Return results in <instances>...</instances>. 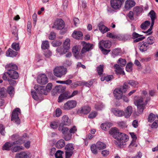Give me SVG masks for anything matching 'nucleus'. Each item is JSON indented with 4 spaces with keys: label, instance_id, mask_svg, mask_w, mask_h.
I'll return each instance as SVG.
<instances>
[{
    "label": "nucleus",
    "instance_id": "obj_4",
    "mask_svg": "<svg viewBox=\"0 0 158 158\" xmlns=\"http://www.w3.org/2000/svg\"><path fill=\"white\" fill-rule=\"evenodd\" d=\"M67 72V69L63 66L57 67L53 70L54 74L56 77H61Z\"/></svg>",
    "mask_w": 158,
    "mask_h": 158
},
{
    "label": "nucleus",
    "instance_id": "obj_57",
    "mask_svg": "<svg viewBox=\"0 0 158 158\" xmlns=\"http://www.w3.org/2000/svg\"><path fill=\"white\" fill-rule=\"evenodd\" d=\"M62 113V110L59 108H57L56 110V117H59Z\"/></svg>",
    "mask_w": 158,
    "mask_h": 158
},
{
    "label": "nucleus",
    "instance_id": "obj_16",
    "mask_svg": "<svg viewBox=\"0 0 158 158\" xmlns=\"http://www.w3.org/2000/svg\"><path fill=\"white\" fill-rule=\"evenodd\" d=\"M135 4V2L134 0H127L125 2V7L126 9H129L134 6Z\"/></svg>",
    "mask_w": 158,
    "mask_h": 158
},
{
    "label": "nucleus",
    "instance_id": "obj_48",
    "mask_svg": "<svg viewBox=\"0 0 158 158\" xmlns=\"http://www.w3.org/2000/svg\"><path fill=\"white\" fill-rule=\"evenodd\" d=\"M155 118L156 116L155 115L152 113H151L148 117V121L149 122L151 123L154 121Z\"/></svg>",
    "mask_w": 158,
    "mask_h": 158
},
{
    "label": "nucleus",
    "instance_id": "obj_24",
    "mask_svg": "<svg viewBox=\"0 0 158 158\" xmlns=\"http://www.w3.org/2000/svg\"><path fill=\"white\" fill-rule=\"evenodd\" d=\"M17 52H15L10 48H9L7 51L6 55L7 56L13 57L16 56Z\"/></svg>",
    "mask_w": 158,
    "mask_h": 158
},
{
    "label": "nucleus",
    "instance_id": "obj_18",
    "mask_svg": "<svg viewBox=\"0 0 158 158\" xmlns=\"http://www.w3.org/2000/svg\"><path fill=\"white\" fill-rule=\"evenodd\" d=\"M134 104L136 106L145 104L143 102V98L141 97L137 96L134 98Z\"/></svg>",
    "mask_w": 158,
    "mask_h": 158
},
{
    "label": "nucleus",
    "instance_id": "obj_58",
    "mask_svg": "<svg viewBox=\"0 0 158 158\" xmlns=\"http://www.w3.org/2000/svg\"><path fill=\"white\" fill-rule=\"evenodd\" d=\"M9 76V73L8 71L5 72L2 75V78L4 81L7 80L9 79L7 78Z\"/></svg>",
    "mask_w": 158,
    "mask_h": 158
},
{
    "label": "nucleus",
    "instance_id": "obj_50",
    "mask_svg": "<svg viewBox=\"0 0 158 158\" xmlns=\"http://www.w3.org/2000/svg\"><path fill=\"white\" fill-rule=\"evenodd\" d=\"M12 48L16 51H19L20 49L19 44L18 43H13L12 45Z\"/></svg>",
    "mask_w": 158,
    "mask_h": 158
},
{
    "label": "nucleus",
    "instance_id": "obj_17",
    "mask_svg": "<svg viewBox=\"0 0 158 158\" xmlns=\"http://www.w3.org/2000/svg\"><path fill=\"white\" fill-rule=\"evenodd\" d=\"M111 110L115 115L118 117L122 116L124 114V112L123 110H120L116 108H112Z\"/></svg>",
    "mask_w": 158,
    "mask_h": 158
},
{
    "label": "nucleus",
    "instance_id": "obj_63",
    "mask_svg": "<svg viewBox=\"0 0 158 158\" xmlns=\"http://www.w3.org/2000/svg\"><path fill=\"white\" fill-rule=\"evenodd\" d=\"M77 131V129L75 126H74L69 130V133L72 134L75 133Z\"/></svg>",
    "mask_w": 158,
    "mask_h": 158
},
{
    "label": "nucleus",
    "instance_id": "obj_54",
    "mask_svg": "<svg viewBox=\"0 0 158 158\" xmlns=\"http://www.w3.org/2000/svg\"><path fill=\"white\" fill-rule=\"evenodd\" d=\"M126 69L127 71L130 72L132 70V64L128 63L126 66Z\"/></svg>",
    "mask_w": 158,
    "mask_h": 158
},
{
    "label": "nucleus",
    "instance_id": "obj_62",
    "mask_svg": "<svg viewBox=\"0 0 158 158\" xmlns=\"http://www.w3.org/2000/svg\"><path fill=\"white\" fill-rule=\"evenodd\" d=\"M93 84V81L92 80H91L87 82L85 81L84 85H85L87 87H89V86H91Z\"/></svg>",
    "mask_w": 158,
    "mask_h": 158
},
{
    "label": "nucleus",
    "instance_id": "obj_29",
    "mask_svg": "<svg viewBox=\"0 0 158 158\" xmlns=\"http://www.w3.org/2000/svg\"><path fill=\"white\" fill-rule=\"evenodd\" d=\"M6 91L10 96L12 97L15 94L14 88L12 86H8L7 88Z\"/></svg>",
    "mask_w": 158,
    "mask_h": 158
},
{
    "label": "nucleus",
    "instance_id": "obj_45",
    "mask_svg": "<svg viewBox=\"0 0 158 158\" xmlns=\"http://www.w3.org/2000/svg\"><path fill=\"white\" fill-rule=\"evenodd\" d=\"M155 42V38L152 36L149 37L147 38V44H149L152 45Z\"/></svg>",
    "mask_w": 158,
    "mask_h": 158
},
{
    "label": "nucleus",
    "instance_id": "obj_25",
    "mask_svg": "<svg viewBox=\"0 0 158 158\" xmlns=\"http://www.w3.org/2000/svg\"><path fill=\"white\" fill-rule=\"evenodd\" d=\"M56 52L59 53L60 55L66 54L68 52V50L64 48L63 47V48L61 47H58L56 48Z\"/></svg>",
    "mask_w": 158,
    "mask_h": 158
},
{
    "label": "nucleus",
    "instance_id": "obj_41",
    "mask_svg": "<svg viewBox=\"0 0 158 158\" xmlns=\"http://www.w3.org/2000/svg\"><path fill=\"white\" fill-rule=\"evenodd\" d=\"M97 71L99 75H102L103 71V65H100L97 67Z\"/></svg>",
    "mask_w": 158,
    "mask_h": 158
},
{
    "label": "nucleus",
    "instance_id": "obj_49",
    "mask_svg": "<svg viewBox=\"0 0 158 158\" xmlns=\"http://www.w3.org/2000/svg\"><path fill=\"white\" fill-rule=\"evenodd\" d=\"M152 20H155L156 17V13L153 10H151L149 13Z\"/></svg>",
    "mask_w": 158,
    "mask_h": 158
},
{
    "label": "nucleus",
    "instance_id": "obj_42",
    "mask_svg": "<svg viewBox=\"0 0 158 158\" xmlns=\"http://www.w3.org/2000/svg\"><path fill=\"white\" fill-rule=\"evenodd\" d=\"M65 149L66 151H73L74 148L72 144L69 143L66 145L65 147Z\"/></svg>",
    "mask_w": 158,
    "mask_h": 158
},
{
    "label": "nucleus",
    "instance_id": "obj_27",
    "mask_svg": "<svg viewBox=\"0 0 158 158\" xmlns=\"http://www.w3.org/2000/svg\"><path fill=\"white\" fill-rule=\"evenodd\" d=\"M96 145L97 148L100 150H102L106 147V144L100 141L97 142Z\"/></svg>",
    "mask_w": 158,
    "mask_h": 158
},
{
    "label": "nucleus",
    "instance_id": "obj_11",
    "mask_svg": "<svg viewBox=\"0 0 158 158\" xmlns=\"http://www.w3.org/2000/svg\"><path fill=\"white\" fill-rule=\"evenodd\" d=\"M83 48L81 49V53L84 54L87 52L89 51L92 49L93 45L89 43H86L85 42H82Z\"/></svg>",
    "mask_w": 158,
    "mask_h": 158
},
{
    "label": "nucleus",
    "instance_id": "obj_7",
    "mask_svg": "<svg viewBox=\"0 0 158 158\" xmlns=\"http://www.w3.org/2000/svg\"><path fill=\"white\" fill-rule=\"evenodd\" d=\"M20 113L21 111L19 108H17L14 109L12 112L11 120L17 124H19L20 121L18 115Z\"/></svg>",
    "mask_w": 158,
    "mask_h": 158
},
{
    "label": "nucleus",
    "instance_id": "obj_33",
    "mask_svg": "<svg viewBox=\"0 0 158 158\" xmlns=\"http://www.w3.org/2000/svg\"><path fill=\"white\" fill-rule=\"evenodd\" d=\"M150 24V22L149 21H146L142 23L140 26L141 28L143 30L146 29Z\"/></svg>",
    "mask_w": 158,
    "mask_h": 158
},
{
    "label": "nucleus",
    "instance_id": "obj_10",
    "mask_svg": "<svg viewBox=\"0 0 158 158\" xmlns=\"http://www.w3.org/2000/svg\"><path fill=\"white\" fill-rule=\"evenodd\" d=\"M37 81L39 84L45 85L48 82V78L45 74H42L38 76L37 78Z\"/></svg>",
    "mask_w": 158,
    "mask_h": 158
},
{
    "label": "nucleus",
    "instance_id": "obj_3",
    "mask_svg": "<svg viewBox=\"0 0 158 158\" xmlns=\"http://www.w3.org/2000/svg\"><path fill=\"white\" fill-rule=\"evenodd\" d=\"M128 87L127 83H124L123 86L120 88L115 89L113 92L114 97L117 99H121L122 97L123 92L125 93Z\"/></svg>",
    "mask_w": 158,
    "mask_h": 158
},
{
    "label": "nucleus",
    "instance_id": "obj_30",
    "mask_svg": "<svg viewBox=\"0 0 158 158\" xmlns=\"http://www.w3.org/2000/svg\"><path fill=\"white\" fill-rule=\"evenodd\" d=\"M13 145L12 143L7 142L3 146L2 149L3 150H9Z\"/></svg>",
    "mask_w": 158,
    "mask_h": 158
},
{
    "label": "nucleus",
    "instance_id": "obj_40",
    "mask_svg": "<svg viewBox=\"0 0 158 158\" xmlns=\"http://www.w3.org/2000/svg\"><path fill=\"white\" fill-rule=\"evenodd\" d=\"M117 63L120 64L121 66L123 67L126 65L127 62L125 59L120 58L118 60Z\"/></svg>",
    "mask_w": 158,
    "mask_h": 158
},
{
    "label": "nucleus",
    "instance_id": "obj_2",
    "mask_svg": "<svg viewBox=\"0 0 158 158\" xmlns=\"http://www.w3.org/2000/svg\"><path fill=\"white\" fill-rule=\"evenodd\" d=\"M6 68L9 73V76L13 79H16L19 77V75L15 70L18 69V67L13 63H10L6 66Z\"/></svg>",
    "mask_w": 158,
    "mask_h": 158
},
{
    "label": "nucleus",
    "instance_id": "obj_61",
    "mask_svg": "<svg viewBox=\"0 0 158 158\" xmlns=\"http://www.w3.org/2000/svg\"><path fill=\"white\" fill-rule=\"evenodd\" d=\"M31 23L30 21H28L27 24V31L29 33V35L31 33Z\"/></svg>",
    "mask_w": 158,
    "mask_h": 158
},
{
    "label": "nucleus",
    "instance_id": "obj_43",
    "mask_svg": "<svg viewBox=\"0 0 158 158\" xmlns=\"http://www.w3.org/2000/svg\"><path fill=\"white\" fill-rule=\"evenodd\" d=\"M23 147L22 146H17L12 147L11 151L13 152H16L19 151L23 149Z\"/></svg>",
    "mask_w": 158,
    "mask_h": 158
},
{
    "label": "nucleus",
    "instance_id": "obj_5",
    "mask_svg": "<svg viewBox=\"0 0 158 158\" xmlns=\"http://www.w3.org/2000/svg\"><path fill=\"white\" fill-rule=\"evenodd\" d=\"M38 91L37 92L34 91H31V94L33 98L35 100H37L39 98V96L40 94L47 95V92L46 90L44 89V86H40L38 87Z\"/></svg>",
    "mask_w": 158,
    "mask_h": 158
},
{
    "label": "nucleus",
    "instance_id": "obj_35",
    "mask_svg": "<svg viewBox=\"0 0 158 158\" xmlns=\"http://www.w3.org/2000/svg\"><path fill=\"white\" fill-rule=\"evenodd\" d=\"M81 47L80 46H76L73 47L72 48V52L75 55H77L80 51Z\"/></svg>",
    "mask_w": 158,
    "mask_h": 158
},
{
    "label": "nucleus",
    "instance_id": "obj_31",
    "mask_svg": "<svg viewBox=\"0 0 158 158\" xmlns=\"http://www.w3.org/2000/svg\"><path fill=\"white\" fill-rule=\"evenodd\" d=\"M148 45L146 42H144L140 46L139 50L141 52H144L146 51L148 48Z\"/></svg>",
    "mask_w": 158,
    "mask_h": 158
},
{
    "label": "nucleus",
    "instance_id": "obj_39",
    "mask_svg": "<svg viewBox=\"0 0 158 158\" xmlns=\"http://www.w3.org/2000/svg\"><path fill=\"white\" fill-rule=\"evenodd\" d=\"M91 150L92 152L94 154H97L98 153V152L97 150V147L96 145L95 144H93L90 147Z\"/></svg>",
    "mask_w": 158,
    "mask_h": 158
},
{
    "label": "nucleus",
    "instance_id": "obj_6",
    "mask_svg": "<svg viewBox=\"0 0 158 158\" xmlns=\"http://www.w3.org/2000/svg\"><path fill=\"white\" fill-rule=\"evenodd\" d=\"M77 102L75 100H69L65 103L61 108L64 110H70L75 108L77 105Z\"/></svg>",
    "mask_w": 158,
    "mask_h": 158
},
{
    "label": "nucleus",
    "instance_id": "obj_36",
    "mask_svg": "<svg viewBox=\"0 0 158 158\" xmlns=\"http://www.w3.org/2000/svg\"><path fill=\"white\" fill-rule=\"evenodd\" d=\"M49 46V43L48 41L46 40L42 42L41 45V48L42 49H48Z\"/></svg>",
    "mask_w": 158,
    "mask_h": 158
},
{
    "label": "nucleus",
    "instance_id": "obj_44",
    "mask_svg": "<svg viewBox=\"0 0 158 158\" xmlns=\"http://www.w3.org/2000/svg\"><path fill=\"white\" fill-rule=\"evenodd\" d=\"M117 124L118 126L122 128H125L127 127L126 122L124 121H119L117 123Z\"/></svg>",
    "mask_w": 158,
    "mask_h": 158
},
{
    "label": "nucleus",
    "instance_id": "obj_56",
    "mask_svg": "<svg viewBox=\"0 0 158 158\" xmlns=\"http://www.w3.org/2000/svg\"><path fill=\"white\" fill-rule=\"evenodd\" d=\"M121 50L119 48H115L113 49L112 51V52L113 54L114 55L117 56L120 53Z\"/></svg>",
    "mask_w": 158,
    "mask_h": 158
},
{
    "label": "nucleus",
    "instance_id": "obj_60",
    "mask_svg": "<svg viewBox=\"0 0 158 158\" xmlns=\"http://www.w3.org/2000/svg\"><path fill=\"white\" fill-rule=\"evenodd\" d=\"M97 114V113L96 112H92L89 115L88 117L89 118H93L96 116Z\"/></svg>",
    "mask_w": 158,
    "mask_h": 158
},
{
    "label": "nucleus",
    "instance_id": "obj_28",
    "mask_svg": "<svg viewBox=\"0 0 158 158\" xmlns=\"http://www.w3.org/2000/svg\"><path fill=\"white\" fill-rule=\"evenodd\" d=\"M70 40L69 38L66 39L63 44L64 48L68 50L70 48Z\"/></svg>",
    "mask_w": 158,
    "mask_h": 158
},
{
    "label": "nucleus",
    "instance_id": "obj_53",
    "mask_svg": "<svg viewBox=\"0 0 158 158\" xmlns=\"http://www.w3.org/2000/svg\"><path fill=\"white\" fill-rule=\"evenodd\" d=\"M66 99L69 98L71 97V93L69 91H66L62 94Z\"/></svg>",
    "mask_w": 158,
    "mask_h": 158
},
{
    "label": "nucleus",
    "instance_id": "obj_46",
    "mask_svg": "<svg viewBox=\"0 0 158 158\" xmlns=\"http://www.w3.org/2000/svg\"><path fill=\"white\" fill-rule=\"evenodd\" d=\"M64 153L63 151L59 150L57 151L55 154V156L56 158H62V155Z\"/></svg>",
    "mask_w": 158,
    "mask_h": 158
},
{
    "label": "nucleus",
    "instance_id": "obj_13",
    "mask_svg": "<svg viewBox=\"0 0 158 158\" xmlns=\"http://www.w3.org/2000/svg\"><path fill=\"white\" fill-rule=\"evenodd\" d=\"M61 124L62 126H69L71 124V120L68 116L65 115L62 117L61 123L60 124V125H61Z\"/></svg>",
    "mask_w": 158,
    "mask_h": 158
},
{
    "label": "nucleus",
    "instance_id": "obj_38",
    "mask_svg": "<svg viewBox=\"0 0 158 158\" xmlns=\"http://www.w3.org/2000/svg\"><path fill=\"white\" fill-rule=\"evenodd\" d=\"M143 9L141 7L136 6L134 7L133 11L137 15L140 14L143 11Z\"/></svg>",
    "mask_w": 158,
    "mask_h": 158
},
{
    "label": "nucleus",
    "instance_id": "obj_59",
    "mask_svg": "<svg viewBox=\"0 0 158 158\" xmlns=\"http://www.w3.org/2000/svg\"><path fill=\"white\" fill-rule=\"evenodd\" d=\"M104 106L102 104H100L95 106V108L98 110H101L104 108Z\"/></svg>",
    "mask_w": 158,
    "mask_h": 158
},
{
    "label": "nucleus",
    "instance_id": "obj_15",
    "mask_svg": "<svg viewBox=\"0 0 158 158\" xmlns=\"http://www.w3.org/2000/svg\"><path fill=\"white\" fill-rule=\"evenodd\" d=\"M72 36L73 38L76 39L81 40L83 38V34L81 31H74Z\"/></svg>",
    "mask_w": 158,
    "mask_h": 158
},
{
    "label": "nucleus",
    "instance_id": "obj_19",
    "mask_svg": "<svg viewBox=\"0 0 158 158\" xmlns=\"http://www.w3.org/2000/svg\"><path fill=\"white\" fill-rule=\"evenodd\" d=\"M114 68L115 69V71L116 74H125L124 71L119 65L117 64H115L114 66Z\"/></svg>",
    "mask_w": 158,
    "mask_h": 158
},
{
    "label": "nucleus",
    "instance_id": "obj_12",
    "mask_svg": "<svg viewBox=\"0 0 158 158\" xmlns=\"http://www.w3.org/2000/svg\"><path fill=\"white\" fill-rule=\"evenodd\" d=\"M99 48H102L105 47L106 48H110L111 46V42L109 40H102L98 44Z\"/></svg>",
    "mask_w": 158,
    "mask_h": 158
},
{
    "label": "nucleus",
    "instance_id": "obj_9",
    "mask_svg": "<svg viewBox=\"0 0 158 158\" xmlns=\"http://www.w3.org/2000/svg\"><path fill=\"white\" fill-rule=\"evenodd\" d=\"M64 27V23L63 20L61 19H57L55 22L52 26V28H55L57 30H61Z\"/></svg>",
    "mask_w": 158,
    "mask_h": 158
},
{
    "label": "nucleus",
    "instance_id": "obj_64",
    "mask_svg": "<svg viewBox=\"0 0 158 158\" xmlns=\"http://www.w3.org/2000/svg\"><path fill=\"white\" fill-rule=\"evenodd\" d=\"M52 84L51 83H48L46 87V91L47 92H49L52 89Z\"/></svg>",
    "mask_w": 158,
    "mask_h": 158
},
{
    "label": "nucleus",
    "instance_id": "obj_20",
    "mask_svg": "<svg viewBox=\"0 0 158 158\" xmlns=\"http://www.w3.org/2000/svg\"><path fill=\"white\" fill-rule=\"evenodd\" d=\"M90 110L91 109L89 106H86L81 108L79 110V112L81 114H87L90 111Z\"/></svg>",
    "mask_w": 158,
    "mask_h": 158
},
{
    "label": "nucleus",
    "instance_id": "obj_47",
    "mask_svg": "<svg viewBox=\"0 0 158 158\" xmlns=\"http://www.w3.org/2000/svg\"><path fill=\"white\" fill-rule=\"evenodd\" d=\"M12 33L15 36V40H18L19 39L18 36V30L15 27L13 29Z\"/></svg>",
    "mask_w": 158,
    "mask_h": 158
},
{
    "label": "nucleus",
    "instance_id": "obj_51",
    "mask_svg": "<svg viewBox=\"0 0 158 158\" xmlns=\"http://www.w3.org/2000/svg\"><path fill=\"white\" fill-rule=\"evenodd\" d=\"M61 86H56L55 88V89L54 90V91L52 92V94L53 95H55V94L53 93L54 92H55L56 94L57 93H61V92L60 91V87H61Z\"/></svg>",
    "mask_w": 158,
    "mask_h": 158
},
{
    "label": "nucleus",
    "instance_id": "obj_34",
    "mask_svg": "<svg viewBox=\"0 0 158 158\" xmlns=\"http://www.w3.org/2000/svg\"><path fill=\"white\" fill-rule=\"evenodd\" d=\"M127 83L132 86L138 87L139 83L138 82L133 80H130L127 81Z\"/></svg>",
    "mask_w": 158,
    "mask_h": 158
},
{
    "label": "nucleus",
    "instance_id": "obj_55",
    "mask_svg": "<svg viewBox=\"0 0 158 158\" xmlns=\"http://www.w3.org/2000/svg\"><path fill=\"white\" fill-rule=\"evenodd\" d=\"M73 153V151H66L65 158H70Z\"/></svg>",
    "mask_w": 158,
    "mask_h": 158
},
{
    "label": "nucleus",
    "instance_id": "obj_8",
    "mask_svg": "<svg viewBox=\"0 0 158 158\" xmlns=\"http://www.w3.org/2000/svg\"><path fill=\"white\" fill-rule=\"evenodd\" d=\"M125 0H110L111 7L115 10L120 9Z\"/></svg>",
    "mask_w": 158,
    "mask_h": 158
},
{
    "label": "nucleus",
    "instance_id": "obj_52",
    "mask_svg": "<svg viewBox=\"0 0 158 158\" xmlns=\"http://www.w3.org/2000/svg\"><path fill=\"white\" fill-rule=\"evenodd\" d=\"M64 135V138L66 141H69L70 140L71 138L72 135L70 133H68Z\"/></svg>",
    "mask_w": 158,
    "mask_h": 158
},
{
    "label": "nucleus",
    "instance_id": "obj_1",
    "mask_svg": "<svg viewBox=\"0 0 158 158\" xmlns=\"http://www.w3.org/2000/svg\"><path fill=\"white\" fill-rule=\"evenodd\" d=\"M109 133L113 137L116 139V141H114V143L120 147H122L126 144V142L129 139L128 136L126 134L119 132L117 128L115 127L111 128L110 131Z\"/></svg>",
    "mask_w": 158,
    "mask_h": 158
},
{
    "label": "nucleus",
    "instance_id": "obj_14",
    "mask_svg": "<svg viewBox=\"0 0 158 158\" xmlns=\"http://www.w3.org/2000/svg\"><path fill=\"white\" fill-rule=\"evenodd\" d=\"M31 157L29 152H21L16 154V158H30Z\"/></svg>",
    "mask_w": 158,
    "mask_h": 158
},
{
    "label": "nucleus",
    "instance_id": "obj_23",
    "mask_svg": "<svg viewBox=\"0 0 158 158\" xmlns=\"http://www.w3.org/2000/svg\"><path fill=\"white\" fill-rule=\"evenodd\" d=\"M98 27L99 30L103 34L107 32L109 30L108 28L106 27L102 23H100L98 25Z\"/></svg>",
    "mask_w": 158,
    "mask_h": 158
},
{
    "label": "nucleus",
    "instance_id": "obj_32",
    "mask_svg": "<svg viewBox=\"0 0 158 158\" xmlns=\"http://www.w3.org/2000/svg\"><path fill=\"white\" fill-rule=\"evenodd\" d=\"M6 95V89L4 87H0V97L3 98Z\"/></svg>",
    "mask_w": 158,
    "mask_h": 158
},
{
    "label": "nucleus",
    "instance_id": "obj_37",
    "mask_svg": "<svg viewBox=\"0 0 158 158\" xmlns=\"http://www.w3.org/2000/svg\"><path fill=\"white\" fill-rule=\"evenodd\" d=\"M145 104L136 106L137 107V112L139 114H141L145 108Z\"/></svg>",
    "mask_w": 158,
    "mask_h": 158
},
{
    "label": "nucleus",
    "instance_id": "obj_26",
    "mask_svg": "<svg viewBox=\"0 0 158 158\" xmlns=\"http://www.w3.org/2000/svg\"><path fill=\"white\" fill-rule=\"evenodd\" d=\"M65 145L64 141L63 139H61L57 141L56 144V147L58 148H61Z\"/></svg>",
    "mask_w": 158,
    "mask_h": 158
},
{
    "label": "nucleus",
    "instance_id": "obj_21",
    "mask_svg": "<svg viewBox=\"0 0 158 158\" xmlns=\"http://www.w3.org/2000/svg\"><path fill=\"white\" fill-rule=\"evenodd\" d=\"M124 115L126 118H128L131 115L132 111V108L131 106H128L125 111Z\"/></svg>",
    "mask_w": 158,
    "mask_h": 158
},
{
    "label": "nucleus",
    "instance_id": "obj_22",
    "mask_svg": "<svg viewBox=\"0 0 158 158\" xmlns=\"http://www.w3.org/2000/svg\"><path fill=\"white\" fill-rule=\"evenodd\" d=\"M58 129L61 132L63 135L69 133V129L64 126H62V124L59 125Z\"/></svg>",
    "mask_w": 158,
    "mask_h": 158
}]
</instances>
